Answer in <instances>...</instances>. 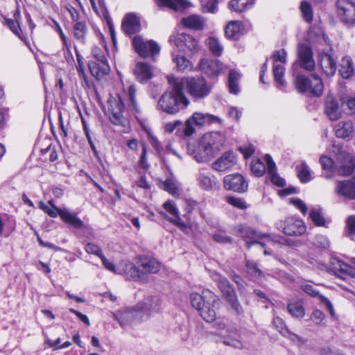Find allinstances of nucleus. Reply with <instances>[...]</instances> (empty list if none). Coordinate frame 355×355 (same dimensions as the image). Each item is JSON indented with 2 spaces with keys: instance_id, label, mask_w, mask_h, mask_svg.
I'll return each mask as SVG.
<instances>
[{
  "instance_id": "obj_1",
  "label": "nucleus",
  "mask_w": 355,
  "mask_h": 355,
  "mask_svg": "<svg viewBox=\"0 0 355 355\" xmlns=\"http://www.w3.org/2000/svg\"><path fill=\"white\" fill-rule=\"evenodd\" d=\"M161 305L157 296L149 295L142 301L130 308H125L115 315L116 320L122 327L133 322L145 320L154 313L159 311Z\"/></svg>"
},
{
  "instance_id": "obj_2",
  "label": "nucleus",
  "mask_w": 355,
  "mask_h": 355,
  "mask_svg": "<svg viewBox=\"0 0 355 355\" xmlns=\"http://www.w3.org/2000/svg\"><path fill=\"white\" fill-rule=\"evenodd\" d=\"M224 141L223 136L218 132L206 133L197 146L189 144L187 151L196 162H207L221 149Z\"/></svg>"
},
{
  "instance_id": "obj_3",
  "label": "nucleus",
  "mask_w": 355,
  "mask_h": 355,
  "mask_svg": "<svg viewBox=\"0 0 355 355\" xmlns=\"http://www.w3.org/2000/svg\"><path fill=\"white\" fill-rule=\"evenodd\" d=\"M160 269V263L155 259L141 258L135 266L132 263L125 262L116 267L112 264V272L124 275L128 279L145 282L147 275L156 273Z\"/></svg>"
},
{
  "instance_id": "obj_4",
  "label": "nucleus",
  "mask_w": 355,
  "mask_h": 355,
  "mask_svg": "<svg viewBox=\"0 0 355 355\" xmlns=\"http://www.w3.org/2000/svg\"><path fill=\"white\" fill-rule=\"evenodd\" d=\"M192 306L197 309L201 317L207 322H211L216 318V310L220 302L218 297L211 291L205 290L202 295L194 293L190 295Z\"/></svg>"
},
{
  "instance_id": "obj_5",
  "label": "nucleus",
  "mask_w": 355,
  "mask_h": 355,
  "mask_svg": "<svg viewBox=\"0 0 355 355\" xmlns=\"http://www.w3.org/2000/svg\"><path fill=\"white\" fill-rule=\"evenodd\" d=\"M189 104V99L182 91L181 85L174 80L172 89L164 92L158 101V107L163 112L174 114L186 108Z\"/></svg>"
},
{
  "instance_id": "obj_6",
  "label": "nucleus",
  "mask_w": 355,
  "mask_h": 355,
  "mask_svg": "<svg viewBox=\"0 0 355 355\" xmlns=\"http://www.w3.org/2000/svg\"><path fill=\"white\" fill-rule=\"evenodd\" d=\"M98 37L102 49L98 46L93 48V60L89 62L88 67L92 74L96 79L99 80L105 75L109 73L110 68L107 58L109 52L105 36L101 33H99Z\"/></svg>"
},
{
  "instance_id": "obj_7",
  "label": "nucleus",
  "mask_w": 355,
  "mask_h": 355,
  "mask_svg": "<svg viewBox=\"0 0 355 355\" xmlns=\"http://www.w3.org/2000/svg\"><path fill=\"white\" fill-rule=\"evenodd\" d=\"M337 159L340 161V164H336L331 158L327 156H322L320 162L326 173L322 175L326 178H331L333 175L331 172L334 169H336L337 173L340 175H349L354 169V162L352 156L343 150H339L337 155Z\"/></svg>"
},
{
  "instance_id": "obj_8",
  "label": "nucleus",
  "mask_w": 355,
  "mask_h": 355,
  "mask_svg": "<svg viewBox=\"0 0 355 355\" xmlns=\"http://www.w3.org/2000/svg\"><path fill=\"white\" fill-rule=\"evenodd\" d=\"M135 87L132 85L129 87L128 93L123 92L122 94H118L119 104L117 105V108L119 110V112H112V125L115 126L114 129L112 128L113 131L128 132L130 130V126L129 121L122 116L121 112L124 109V104L127 98L132 106L134 107H135Z\"/></svg>"
},
{
  "instance_id": "obj_9",
  "label": "nucleus",
  "mask_w": 355,
  "mask_h": 355,
  "mask_svg": "<svg viewBox=\"0 0 355 355\" xmlns=\"http://www.w3.org/2000/svg\"><path fill=\"white\" fill-rule=\"evenodd\" d=\"M177 84L181 85L182 91L185 87L188 94L196 99L204 98L211 92V87L207 80L202 76H187L182 78L180 80L176 81Z\"/></svg>"
},
{
  "instance_id": "obj_10",
  "label": "nucleus",
  "mask_w": 355,
  "mask_h": 355,
  "mask_svg": "<svg viewBox=\"0 0 355 355\" xmlns=\"http://www.w3.org/2000/svg\"><path fill=\"white\" fill-rule=\"evenodd\" d=\"M39 208L52 218H55L59 215L64 222L75 228H81L83 226V222L77 217L75 213H72L67 208L57 207L53 205L52 200H49L47 204L40 202Z\"/></svg>"
},
{
  "instance_id": "obj_11",
  "label": "nucleus",
  "mask_w": 355,
  "mask_h": 355,
  "mask_svg": "<svg viewBox=\"0 0 355 355\" xmlns=\"http://www.w3.org/2000/svg\"><path fill=\"white\" fill-rule=\"evenodd\" d=\"M170 41L178 50L188 56L192 57L201 50L199 41L193 36L186 33H177L171 36Z\"/></svg>"
},
{
  "instance_id": "obj_12",
  "label": "nucleus",
  "mask_w": 355,
  "mask_h": 355,
  "mask_svg": "<svg viewBox=\"0 0 355 355\" xmlns=\"http://www.w3.org/2000/svg\"><path fill=\"white\" fill-rule=\"evenodd\" d=\"M295 83L297 89L301 93L309 92L315 96H320L323 92V83L321 78L316 74H312L311 78L304 75H298Z\"/></svg>"
},
{
  "instance_id": "obj_13",
  "label": "nucleus",
  "mask_w": 355,
  "mask_h": 355,
  "mask_svg": "<svg viewBox=\"0 0 355 355\" xmlns=\"http://www.w3.org/2000/svg\"><path fill=\"white\" fill-rule=\"evenodd\" d=\"M211 277L218 283L219 289L223 293L225 299L228 301L236 313L241 314L243 312L242 306L239 303L236 293L229 281L217 272H214Z\"/></svg>"
},
{
  "instance_id": "obj_14",
  "label": "nucleus",
  "mask_w": 355,
  "mask_h": 355,
  "mask_svg": "<svg viewBox=\"0 0 355 355\" xmlns=\"http://www.w3.org/2000/svg\"><path fill=\"white\" fill-rule=\"evenodd\" d=\"M220 119L216 116L196 112L186 121L184 133L186 136H191L196 132L194 125L203 126L208 123H220Z\"/></svg>"
},
{
  "instance_id": "obj_15",
  "label": "nucleus",
  "mask_w": 355,
  "mask_h": 355,
  "mask_svg": "<svg viewBox=\"0 0 355 355\" xmlns=\"http://www.w3.org/2000/svg\"><path fill=\"white\" fill-rule=\"evenodd\" d=\"M135 51L142 58L151 56L154 60L155 56L159 53V44L152 40H144L141 35H135L132 40Z\"/></svg>"
},
{
  "instance_id": "obj_16",
  "label": "nucleus",
  "mask_w": 355,
  "mask_h": 355,
  "mask_svg": "<svg viewBox=\"0 0 355 355\" xmlns=\"http://www.w3.org/2000/svg\"><path fill=\"white\" fill-rule=\"evenodd\" d=\"M278 230L289 236H300L306 230L304 221L300 218L288 217L276 223Z\"/></svg>"
},
{
  "instance_id": "obj_17",
  "label": "nucleus",
  "mask_w": 355,
  "mask_h": 355,
  "mask_svg": "<svg viewBox=\"0 0 355 355\" xmlns=\"http://www.w3.org/2000/svg\"><path fill=\"white\" fill-rule=\"evenodd\" d=\"M338 17L341 22L347 27L355 24V2L350 0H338Z\"/></svg>"
},
{
  "instance_id": "obj_18",
  "label": "nucleus",
  "mask_w": 355,
  "mask_h": 355,
  "mask_svg": "<svg viewBox=\"0 0 355 355\" xmlns=\"http://www.w3.org/2000/svg\"><path fill=\"white\" fill-rule=\"evenodd\" d=\"M297 61L300 67L307 71L314 69L315 62L312 49L306 42L300 43L297 47Z\"/></svg>"
},
{
  "instance_id": "obj_19",
  "label": "nucleus",
  "mask_w": 355,
  "mask_h": 355,
  "mask_svg": "<svg viewBox=\"0 0 355 355\" xmlns=\"http://www.w3.org/2000/svg\"><path fill=\"white\" fill-rule=\"evenodd\" d=\"M223 186L226 190L243 193L247 191L248 183L241 174L233 173L224 177Z\"/></svg>"
},
{
  "instance_id": "obj_20",
  "label": "nucleus",
  "mask_w": 355,
  "mask_h": 355,
  "mask_svg": "<svg viewBox=\"0 0 355 355\" xmlns=\"http://www.w3.org/2000/svg\"><path fill=\"white\" fill-rule=\"evenodd\" d=\"M199 67L200 70L209 77H216L224 73L228 69L227 66L223 64L218 60L202 59Z\"/></svg>"
},
{
  "instance_id": "obj_21",
  "label": "nucleus",
  "mask_w": 355,
  "mask_h": 355,
  "mask_svg": "<svg viewBox=\"0 0 355 355\" xmlns=\"http://www.w3.org/2000/svg\"><path fill=\"white\" fill-rule=\"evenodd\" d=\"M236 231L237 232L238 236H242L245 239H250L251 241H246V245L248 248H250L251 245L253 244H261L263 245V243L258 241L257 239L261 238H266L268 241H272L273 239H272L271 236L266 234H261L258 232L253 229L243 225H240L236 227Z\"/></svg>"
},
{
  "instance_id": "obj_22",
  "label": "nucleus",
  "mask_w": 355,
  "mask_h": 355,
  "mask_svg": "<svg viewBox=\"0 0 355 355\" xmlns=\"http://www.w3.org/2000/svg\"><path fill=\"white\" fill-rule=\"evenodd\" d=\"M237 162L236 155L231 151L225 152L212 164V168L216 171L225 172L231 169Z\"/></svg>"
},
{
  "instance_id": "obj_23",
  "label": "nucleus",
  "mask_w": 355,
  "mask_h": 355,
  "mask_svg": "<svg viewBox=\"0 0 355 355\" xmlns=\"http://www.w3.org/2000/svg\"><path fill=\"white\" fill-rule=\"evenodd\" d=\"M220 340L225 345L234 349H243L245 347V343L241 340V336L234 329H227L226 334H220Z\"/></svg>"
},
{
  "instance_id": "obj_24",
  "label": "nucleus",
  "mask_w": 355,
  "mask_h": 355,
  "mask_svg": "<svg viewBox=\"0 0 355 355\" xmlns=\"http://www.w3.org/2000/svg\"><path fill=\"white\" fill-rule=\"evenodd\" d=\"M324 113L331 121H336L341 117L342 110L336 98L333 95L327 96L324 101Z\"/></svg>"
},
{
  "instance_id": "obj_25",
  "label": "nucleus",
  "mask_w": 355,
  "mask_h": 355,
  "mask_svg": "<svg viewBox=\"0 0 355 355\" xmlns=\"http://www.w3.org/2000/svg\"><path fill=\"white\" fill-rule=\"evenodd\" d=\"M336 136L347 141L351 140L354 135V123L351 120H343L334 126Z\"/></svg>"
},
{
  "instance_id": "obj_26",
  "label": "nucleus",
  "mask_w": 355,
  "mask_h": 355,
  "mask_svg": "<svg viewBox=\"0 0 355 355\" xmlns=\"http://www.w3.org/2000/svg\"><path fill=\"white\" fill-rule=\"evenodd\" d=\"M331 270L337 275H348L355 278V268L343 261L332 258L330 261Z\"/></svg>"
},
{
  "instance_id": "obj_27",
  "label": "nucleus",
  "mask_w": 355,
  "mask_h": 355,
  "mask_svg": "<svg viewBox=\"0 0 355 355\" xmlns=\"http://www.w3.org/2000/svg\"><path fill=\"white\" fill-rule=\"evenodd\" d=\"M320 62L324 73L327 76H333L336 71V62L329 53L322 52L320 55Z\"/></svg>"
},
{
  "instance_id": "obj_28",
  "label": "nucleus",
  "mask_w": 355,
  "mask_h": 355,
  "mask_svg": "<svg viewBox=\"0 0 355 355\" xmlns=\"http://www.w3.org/2000/svg\"><path fill=\"white\" fill-rule=\"evenodd\" d=\"M197 180L200 187L207 191L212 190L218 187L216 178L205 170L199 171Z\"/></svg>"
},
{
  "instance_id": "obj_29",
  "label": "nucleus",
  "mask_w": 355,
  "mask_h": 355,
  "mask_svg": "<svg viewBox=\"0 0 355 355\" xmlns=\"http://www.w3.org/2000/svg\"><path fill=\"white\" fill-rule=\"evenodd\" d=\"M181 23L187 28L193 31H202L205 26L206 20L200 15H191L183 17L181 19Z\"/></svg>"
},
{
  "instance_id": "obj_30",
  "label": "nucleus",
  "mask_w": 355,
  "mask_h": 355,
  "mask_svg": "<svg viewBox=\"0 0 355 355\" xmlns=\"http://www.w3.org/2000/svg\"><path fill=\"white\" fill-rule=\"evenodd\" d=\"M134 71L137 80L141 83H147L153 76L151 66L144 62H137Z\"/></svg>"
},
{
  "instance_id": "obj_31",
  "label": "nucleus",
  "mask_w": 355,
  "mask_h": 355,
  "mask_svg": "<svg viewBox=\"0 0 355 355\" xmlns=\"http://www.w3.org/2000/svg\"><path fill=\"white\" fill-rule=\"evenodd\" d=\"M122 28L128 35L140 31L141 24L138 17L132 13L127 14L122 23Z\"/></svg>"
},
{
  "instance_id": "obj_32",
  "label": "nucleus",
  "mask_w": 355,
  "mask_h": 355,
  "mask_svg": "<svg viewBox=\"0 0 355 355\" xmlns=\"http://www.w3.org/2000/svg\"><path fill=\"white\" fill-rule=\"evenodd\" d=\"M265 161L267 164V171L270 176L271 182L278 187H284L286 184V181L276 173V165L270 155H266Z\"/></svg>"
},
{
  "instance_id": "obj_33",
  "label": "nucleus",
  "mask_w": 355,
  "mask_h": 355,
  "mask_svg": "<svg viewBox=\"0 0 355 355\" xmlns=\"http://www.w3.org/2000/svg\"><path fill=\"white\" fill-rule=\"evenodd\" d=\"M303 290L305 293L310 295L313 297H318L320 298V302L324 305V306L329 311L330 315L331 316H334L335 312L331 302L325 296L320 295L319 293L311 285H305L303 287Z\"/></svg>"
},
{
  "instance_id": "obj_34",
  "label": "nucleus",
  "mask_w": 355,
  "mask_h": 355,
  "mask_svg": "<svg viewBox=\"0 0 355 355\" xmlns=\"http://www.w3.org/2000/svg\"><path fill=\"white\" fill-rule=\"evenodd\" d=\"M243 30V24L240 21H230L225 27V35L230 39L238 40Z\"/></svg>"
},
{
  "instance_id": "obj_35",
  "label": "nucleus",
  "mask_w": 355,
  "mask_h": 355,
  "mask_svg": "<svg viewBox=\"0 0 355 355\" xmlns=\"http://www.w3.org/2000/svg\"><path fill=\"white\" fill-rule=\"evenodd\" d=\"M288 312L295 318H302L305 315V309L300 300H291L287 304Z\"/></svg>"
},
{
  "instance_id": "obj_36",
  "label": "nucleus",
  "mask_w": 355,
  "mask_h": 355,
  "mask_svg": "<svg viewBox=\"0 0 355 355\" xmlns=\"http://www.w3.org/2000/svg\"><path fill=\"white\" fill-rule=\"evenodd\" d=\"M354 65L352 58L349 56L344 57L340 62L339 72L343 78L347 79L354 74Z\"/></svg>"
},
{
  "instance_id": "obj_37",
  "label": "nucleus",
  "mask_w": 355,
  "mask_h": 355,
  "mask_svg": "<svg viewBox=\"0 0 355 355\" xmlns=\"http://www.w3.org/2000/svg\"><path fill=\"white\" fill-rule=\"evenodd\" d=\"M159 6H167L175 10L189 7V3L185 0H155Z\"/></svg>"
},
{
  "instance_id": "obj_38",
  "label": "nucleus",
  "mask_w": 355,
  "mask_h": 355,
  "mask_svg": "<svg viewBox=\"0 0 355 355\" xmlns=\"http://www.w3.org/2000/svg\"><path fill=\"white\" fill-rule=\"evenodd\" d=\"M206 45L214 55L219 57L222 55L224 49L223 45L217 37L214 36L209 37L206 40Z\"/></svg>"
},
{
  "instance_id": "obj_39",
  "label": "nucleus",
  "mask_w": 355,
  "mask_h": 355,
  "mask_svg": "<svg viewBox=\"0 0 355 355\" xmlns=\"http://www.w3.org/2000/svg\"><path fill=\"white\" fill-rule=\"evenodd\" d=\"M254 1L255 0H232L229 3V7L234 12H242L250 8Z\"/></svg>"
},
{
  "instance_id": "obj_40",
  "label": "nucleus",
  "mask_w": 355,
  "mask_h": 355,
  "mask_svg": "<svg viewBox=\"0 0 355 355\" xmlns=\"http://www.w3.org/2000/svg\"><path fill=\"white\" fill-rule=\"evenodd\" d=\"M285 68L282 64H275L273 67L274 79L277 83V87L282 89L286 85V83L284 78Z\"/></svg>"
},
{
  "instance_id": "obj_41",
  "label": "nucleus",
  "mask_w": 355,
  "mask_h": 355,
  "mask_svg": "<svg viewBox=\"0 0 355 355\" xmlns=\"http://www.w3.org/2000/svg\"><path fill=\"white\" fill-rule=\"evenodd\" d=\"M73 36L74 37L80 42L84 43L85 42V36L87 32V28L85 22L76 21L73 26Z\"/></svg>"
},
{
  "instance_id": "obj_42",
  "label": "nucleus",
  "mask_w": 355,
  "mask_h": 355,
  "mask_svg": "<svg viewBox=\"0 0 355 355\" xmlns=\"http://www.w3.org/2000/svg\"><path fill=\"white\" fill-rule=\"evenodd\" d=\"M241 75L235 70H231L228 77V87L231 94H238L240 89L239 86V80Z\"/></svg>"
},
{
  "instance_id": "obj_43",
  "label": "nucleus",
  "mask_w": 355,
  "mask_h": 355,
  "mask_svg": "<svg viewBox=\"0 0 355 355\" xmlns=\"http://www.w3.org/2000/svg\"><path fill=\"white\" fill-rule=\"evenodd\" d=\"M85 251L89 254H94L99 257L101 259L105 267L109 270H111V263L109 261V260L105 259L98 245L92 243H87L85 246Z\"/></svg>"
},
{
  "instance_id": "obj_44",
  "label": "nucleus",
  "mask_w": 355,
  "mask_h": 355,
  "mask_svg": "<svg viewBox=\"0 0 355 355\" xmlns=\"http://www.w3.org/2000/svg\"><path fill=\"white\" fill-rule=\"evenodd\" d=\"M247 272L254 281H259L263 277V272L257 267V264L252 261H246Z\"/></svg>"
},
{
  "instance_id": "obj_45",
  "label": "nucleus",
  "mask_w": 355,
  "mask_h": 355,
  "mask_svg": "<svg viewBox=\"0 0 355 355\" xmlns=\"http://www.w3.org/2000/svg\"><path fill=\"white\" fill-rule=\"evenodd\" d=\"M297 176L303 183H307L311 180V171L305 162H302L297 166Z\"/></svg>"
},
{
  "instance_id": "obj_46",
  "label": "nucleus",
  "mask_w": 355,
  "mask_h": 355,
  "mask_svg": "<svg viewBox=\"0 0 355 355\" xmlns=\"http://www.w3.org/2000/svg\"><path fill=\"white\" fill-rule=\"evenodd\" d=\"M173 61L180 71H191L193 68L192 62L184 55L175 56Z\"/></svg>"
},
{
  "instance_id": "obj_47",
  "label": "nucleus",
  "mask_w": 355,
  "mask_h": 355,
  "mask_svg": "<svg viewBox=\"0 0 355 355\" xmlns=\"http://www.w3.org/2000/svg\"><path fill=\"white\" fill-rule=\"evenodd\" d=\"M162 187L172 195L177 194L179 191L178 182L173 177L168 178L164 181Z\"/></svg>"
},
{
  "instance_id": "obj_48",
  "label": "nucleus",
  "mask_w": 355,
  "mask_h": 355,
  "mask_svg": "<svg viewBox=\"0 0 355 355\" xmlns=\"http://www.w3.org/2000/svg\"><path fill=\"white\" fill-rule=\"evenodd\" d=\"M309 217L316 226H324L326 220L319 208H313L309 213Z\"/></svg>"
},
{
  "instance_id": "obj_49",
  "label": "nucleus",
  "mask_w": 355,
  "mask_h": 355,
  "mask_svg": "<svg viewBox=\"0 0 355 355\" xmlns=\"http://www.w3.org/2000/svg\"><path fill=\"white\" fill-rule=\"evenodd\" d=\"M98 3L100 6V8L98 9V13L97 14L105 19L107 23V29L109 32L111 33V18L110 16L108 8L105 6L104 0H98Z\"/></svg>"
},
{
  "instance_id": "obj_50",
  "label": "nucleus",
  "mask_w": 355,
  "mask_h": 355,
  "mask_svg": "<svg viewBox=\"0 0 355 355\" xmlns=\"http://www.w3.org/2000/svg\"><path fill=\"white\" fill-rule=\"evenodd\" d=\"M265 164L259 159H253L251 163V170L257 177L262 176L266 171Z\"/></svg>"
},
{
  "instance_id": "obj_51",
  "label": "nucleus",
  "mask_w": 355,
  "mask_h": 355,
  "mask_svg": "<svg viewBox=\"0 0 355 355\" xmlns=\"http://www.w3.org/2000/svg\"><path fill=\"white\" fill-rule=\"evenodd\" d=\"M300 10L304 19L307 22H311L313 19V10L311 4L307 1H302Z\"/></svg>"
},
{
  "instance_id": "obj_52",
  "label": "nucleus",
  "mask_w": 355,
  "mask_h": 355,
  "mask_svg": "<svg viewBox=\"0 0 355 355\" xmlns=\"http://www.w3.org/2000/svg\"><path fill=\"white\" fill-rule=\"evenodd\" d=\"M218 0H201L202 9L204 12L214 13L217 10Z\"/></svg>"
},
{
  "instance_id": "obj_53",
  "label": "nucleus",
  "mask_w": 355,
  "mask_h": 355,
  "mask_svg": "<svg viewBox=\"0 0 355 355\" xmlns=\"http://www.w3.org/2000/svg\"><path fill=\"white\" fill-rule=\"evenodd\" d=\"M213 240L220 244L232 243V239L230 236H227L223 232H218L212 235Z\"/></svg>"
},
{
  "instance_id": "obj_54",
  "label": "nucleus",
  "mask_w": 355,
  "mask_h": 355,
  "mask_svg": "<svg viewBox=\"0 0 355 355\" xmlns=\"http://www.w3.org/2000/svg\"><path fill=\"white\" fill-rule=\"evenodd\" d=\"M226 201L230 205L240 209H245L248 207L246 202L243 199L239 198L228 196L226 198Z\"/></svg>"
},
{
  "instance_id": "obj_55",
  "label": "nucleus",
  "mask_w": 355,
  "mask_h": 355,
  "mask_svg": "<svg viewBox=\"0 0 355 355\" xmlns=\"http://www.w3.org/2000/svg\"><path fill=\"white\" fill-rule=\"evenodd\" d=\"M273 324L282 336L284 335V331L288 330L284 320L279 316H276L275 313H274Z\"/></svg>"
},
{
  "instance_id": "obj_56",
  "label": "nucleus",
  "mask_w": 355,
  "mask_h": 355,
  "mask_svg": "<svg viewBox=\"0 0 355 355\" xmlns=\"http://www.w3.org/2000/svg\"><path fill=\"white\" fill-rule=\"evenodd\" d=\"M289 203L298 209L302 214L305 215L307 213V207L301 199L290 198Z\"/></svg>"
},
{
  "instance_id": "obj_57",
  "label": "nucleus",
  "mask_w": 355,
  "mask_h": 355,
  "mask_svg": "<svg viewBox=\"0 0 355 355\" xmlns=\"http://www.w3.org/2000/svg\"><path fill=\"white\" fill-rule=\"evenodd\" d=\"M283 336L288 338L290 340H291L293 343H298L300 345H302L305 343V340L302 338H301L298 335L290 331L289 329L284 331Z\"/></svg>"
},
{
  "instance_id": "obj_58",
  "label": "nucleus",
  "mask_w": 355,
  "mask_h": 355,
  "mask_svg": "<svg viewBox=\"0 0 355 355\" xmlns=\"http://www.w3.org/2000/svg\"><path fill=\"white\" fill-rule=\"evenodd\" d=\"M287 53L284 49H279L273 53V59L275 62H280L285 64L286 62Z\"/></svg>"
},
{
  "instance_id": "obj_59",
  "label": "nucleus",
  "mask_w": 355,
  "mask_h": 355,
  "mask_svg": "<svg viewBox=\"0 0 355 355\" xmlns=\"http://www.w3.org/2000/svg\"><path fill=\"white\" fill-rule=\"evenodd\" d=\"M164 208L173 216H178L179 211L175 205L171 201H167L164 204Z\"/></svg>"
},
{
  "instance_id": "obj_60",
  "label": "nucleus",
  "mask_w": 355,
  "mask_h": 355,
  "mask_svg": "<svg viewBox=\"0 0 355 355\" xmlns=\"http://www.w3.org/2000/svg\"><path fill=\"white\" fill-rule=\"evenodd\" d=\"M6 24L14 34L20 37L21 31L17 21L12 19H8L6 20Z\"/></svg>"
},
{
  "instance_id": "obj_61",
  "label": "nucleus",
  "mask_w": 355,
  "mask_h": 355,
  "mask_svg": "<svg viewBox=\"0 0 355 355\" xmlns=\"http://www.w3.org/2000/svg\"><path fill=\"white\" fill-rule=\"evenodd\" d=\"M347 227L348 230L349 235H355V216L352 215L347 218Z\"/></svg>"
},
{
  "instance_id": "obj_62",
  "label": "nucleus",
  "mask_w": 355,
  "mask_h": 355,
  "mask_svg": "<svg viewBox=\"0 0 355 355\" xmlns=\"http://www.w3.org/2000/svg\"><path fill=\"white\" fill-rule=\"evenodd\" d=\"M324 315L320 310H315L311 316V320L315 324H319L324 320Z\"/></svg>"
},
{
  "instance_id": "obj_63",
  "label": "nucleus",
  "mask_w": 355,
  "mask_h": 355,
  "mask_svg": "<svg viewBox=\"0 0 355 355\" xmlns=\"http://www.w3.org/2000/svg\"><path fill=\"white\" fill-rule=\"evenodd\" d=\"M240 150L243 155V157L245 159H248L254 153L255 148L253 145L249 144L248 146L241 147Z\"/></svg>"
},
{
  "instance_id": "obj_64",
  "label": "nucleus",
  "mask_w": 355,
  "mask_h": 355,
  "mask_svg": "<svg viewBox=\"0 0 355 355\" xmlns=\"http://www.w3.org/2000/svg\"><path fill=\"white\" fill-rule=\"evenodd\" d=\"M146 154H147V150L146 147L143 145L142 146V153L140 157V160L139 162V166L144 168L148 169L149 167V164L147 162L146 159Z\"/></svg>"
}]
</instances>
